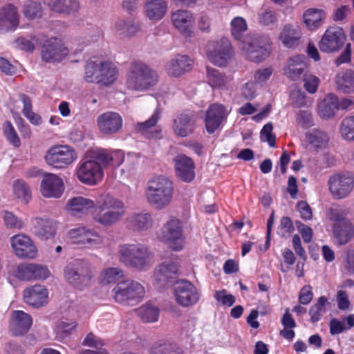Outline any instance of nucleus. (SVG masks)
Returning <instances> with one entry per match:
<instances>
[{"label": "nucleus", "mask_w": 354, "mask_h": 354, "mask_svg": "<svg viewBox=\"0 0 354 354\" xmlns=\"http://www.w3.org/2000/svg\"><path fill=\"white\" fill-rule=\"evenodd\" d=\"M50 274L48 268L42 265L32 263V280H44Z\"/></svg>", "instance_id": "338daca9"}, {"label": "nucleus", "mask_w": 354, "mask_h": 354, "mask_svg": "<svg viewBox=\"0 0 354 354\" xmlns=\"http://www.w3.org/2000/svg\"><path fill=\"white\" fill-rule=\"evenodd\" d=\"M64 191L62 179L53 174L44 176L40 185V192L45 198H59Z\"/></svg>", "instance_id": "4be33fe9"}, {"label": "nucleus", "mask_w": 354, "mask_h": 354, "mask_svg": "<svg viewBox=\"0 0 354 354\" xmlns=\"http://www.w3.org/2000/svg\"><path fill=\"white\" fill-rule=\"evenodd\" d=\"M192 60L187 55H178L167 65V71L172 77H179L192 68Z\"/></svg>", "instance_id": "7c9ffc66"}, {"label": "nucleus", "mask_w": 354, "mask_h": 354, "mask_svg": "<svg viewBox=\"0 0 354 354\" xmlns=\"http://www.w3.org/2000/svg\"><path fill=\"white\" fill-rule=\"evenodd\" d=\"M68 53V50L57 38L47 40L41 48V57L47 62H60Z\"/></svg>", "instance_id": "412c9836"}, {"label": "nucleus", "mask_w": 354, "mask_h": 354, "mask_svg": "<svg viewBox=\"0 0 354 354\" xmlns=\"http://www.w3.org/2000/svg\"><path fill=\"white\" fill-rule=\"evenodd\" d=\"M227 111L222 104H212L206 111L205 124L207 131L213 133L227 118Z\"/></svg>", "instance_id": "5701e85b"}, {"label": "nucleus", "mask_w": 354, "mask_h": 354, "mask_svg": "<svg viewBox=\"0 0 354 354\" xmlns=\"http://www.w3.org/2000/svg\"><path fill=\"white\" fill-rule=\"evenodd\" d=\"M347 212L339 206L330 207L326 212L327 218L335 223H342L343 221H349L346 218Z\"/></svg>", "instance_id": "4d7b16f0"}, {"label": "nucleus", "mask_w": 354, "mask_h": 354, "mask_svg": "<svg viewBox=\"0 0 354 354\" xmlns=\"http://www.w3.org/2000/svg\"><path fill=\"white\" fill-rule=\"evenodd\" d=\"M115 301L120 304L138 302L144 297L145 290L138 281L126 280L119 282L113 289Z\"/></svg>", "instance_id": "423d86ee"}, {"label": "nucleus", "mask_w": 354, "mask_h": 354, "mask_svg": "<svg viewBox=\"0 0 354 354\" xmlns=\"http://www.w3.org/2000/svg\"><path fill=\"white\" fill-rule=\"evenodd\" d=\"M162 240L172 250L180 251L184 246V238L180 221L171 218L162 228Z\"/></svg>", "instance_id": "9d476101"}, {"label": "nucleus", "mask_w": 354, "mask_h": 354, "mask_svg": "<svg viewBox=\"0 0 354 354\" xmlns=\"http://www.w3.org/2000/svg\"><path fill=\"white\" fill-rule=\"evenodd\" d=\"M94 161L104 167L111 166L119 167L123 162V156L120 151H111L105 149H97L94 154Z\"/></svg>", "instance_id": "c756f323"}, {"label": "nucleus", "mask_w": 354, "mask_h": 354, "mask_svg": "<svg viewBox=\"0 0 354 354\" xmlns=\"http://www.w3.org/2000/svg\"><path fill=\"white\" fill-rule=\"evenodd\" d=\"M231 33L234 38L236 40L241 41L243 43V35L248 30L247 23L245 19L241 17H234L230 24Z\"/></svg>", "instance_id": "3c124183"}, {"label": "nucleus", "mask_w": 354, "mask_h": 354, "mask_svg": "<svg viewBox=\"0 0 354 354\" xmlns=\"http://www.w3.org/2000/svg\"><path fill=\"white\" fill-rule=\"evenodd\" d=\"M273 126L271 122L266 124L260 132L261 142H268L270 147L276 146V136L272 133Z\"/></svg>", "instance_id": "6e6d98bb"}, {"label": "nucleus", "mask_w": 354, "mask_h": 354, "mask_svg": "<svg viewBox=\"0 0 354 354\" xmlns=\"http://www.w3.org/2000/svg\"><path fill=\"white\" fill-rule=\"evenodd\" d=\"M214 298L216 301L221 303L223 306H232L235 303V297L230 294L226 295V290H218L214 293Z\"/></svg>", "instance_id": "69168bd1"}, {"label": "nucleus", "mask_w": 354, "mask_h": 354, "mask_svg": "<svg viewBox=\"0 0 354 354\" xmlns=\"http://www.w3.org/2000/svg\"><path fill=\"white\" fill-rule=\"evenodd\" d=\"M64 277L70 284L82 289L90 284L93 273L87 263L82 261H77L65 267Z\"/></svg>", "instance_id": "0eeeda50"}, {"label": "nucleus", "mask_w": 354, "mask_h": 354, "mask_svg": "<svg viewBox=\"0 0 354 354\" xmlns=\"http://www.w3.org/2000/svg\"><path fill=\"white\" fill-rule=\"evenodd\" d=\"M146 14L151 20H160L165 15L167 5L165 0H147Z\"/></svg>", "instance_id": "58836bf2"}, {"label": "nucleus", "mask_w": 354, "mask_h": 354, "mask_svg": "<svg viewBox=\"0 0 354 354\" xmlns=\"http://www.w3.org/2000/svg\"><path fill=\"white\" fill-rule=\"evenodd\" d=\"M296 120L301 126L310 127L313 124L312 113L308 110H300L297 114Z\"/></svg>", "instance_id": "774afa93"}, {"label": "nucleus", "mask_w": 354, "mask_h": 354, "mask_svg": "<svg viewBox=\"0 0 354 354\" xmlns=\"http://www.w3.org/2000/svg\"><path fill=\"white\" fill-rule=\"evenodd\" d=\"M149 354H183V351L174 344L156 342L151 346Z\"/></svg>", "instance_id": "de8ad7c7"}, {"label": "nucleus", "mask_w": 354, "mask_h": 354, "mask_svg": "<svg viewBox=\"0 0 354 354\" xmlns=\"http://www.w3.org/2000/svg\"><path fill=\"white\" fill-rule=\"evenodd\" d=\"M3 214L4 223L9 229H21L24 227V222L12 212L5 211Z\"/></svg>", "instance_id": "052dcab7"}, {"label": "nucleus", "mask_w": 354, "mask_h": 354, "mask_svg": "<svg viewBox=\"0 0 354 354\" xmlns=\"http://www.w3.org/2000/svg\"><path fill=\"white\" fill-rule=\"evenodd\" d=\"M306 67V57L297 55L290 58L285 68V75L292 81H296L304 74Z\"/></svg>", "instance_id": "2f4dec72"}, {"label": "nucleus", "mask_w": 354, "mask_h": 354, "mask_svg": "<svg viewBox=\"0 0 354 354\" xmlns=\"http://www.w3.org/2000/svg\"><path fill=\"white\" fill-rule=\"evenodd\" d=\"M101 62L88 59L85 66L84 79L88 83H100Z\"/></svg>", "instance_id": "49530a36"}, {"label": "nucleus", "mask_w": 354, "mask_h": 354, "mask_svg": "<svg viewBox=\"0 0 354 354\" xmlns=\"http://www.w3.org/2000/svg\"><path fill=\"white\" fill-rule=\"evenodd\" d=\"M174 194L173 183L164 176H158L148 181L145 196L149 204L161 209L171 202Z\"/></svg>", "instance_id": "7ed1b4c3"}, {"label": "nucleus", "mask_w": 354, "mask_h": 354, "mask_svg": "<svg viewBox=\"0 0 354 354\" xmlns=\"http://www.w3.org/2000/svg\"><path fill=\"white\" fill-rule=\"evenodd\" d=\"M47 5L50 10L65 15L73 14L80 8L77 0H47Z\"/></svg>", "instance_id": "72a5a7b5"}, {"label": "nucleus", "mask_w": 354, "mask_h": 354, "mask_svg": "<svg viewBox=\"0 0 354 354\" xmlns=\"http://www.w3.org/2000/svg\"><path fill=\"white\" fill-rule=\"evenodd\" d=\"M13 314V319L10 324L12 333L15 336L26 334L32 324L31 316L22 310L15 311Z\"/></svg>", "instance_id": "c85d7f7f"}, {"label": "nucleus", "mask_w": 354, "mask_h": 354, "mask_svg": "<svg viewBox=\"0 0 354 354\" xmlns=\"http://www.w3.org/2000/svg\"><path fill=\"white\" fill-rule=\"evenodd\" d=\"M339 132L348 141H354V116L346 117L341 122Z\"/></svg>", "instance_id": "864d4df0"}, {"label": "nucleus", "mask_w": 354, "mask_h": 354, "mask_svg": "<svg viewBox=\"0 0 354 354\" xmlns=\"http://www.w3.org/2000/svg\"><path fill=\"white\" fill-rule=\"evenodd\" d=\"M15 276L20 280H32V263H21L17 266Z\"/></svg>", "instance_id": "bf43d9fd"}, {"label": "nucleus", "mask_w": 354, "mask_h": 354, "mask_svg": "<svg viewBox=\"0 0 354 354\" xmlns=\"http://www.w3.org/2000/svg\"><path fill=\"white\" fill-rule=\"evenodd\" d=\"M127 223L133 231H146L152 227L153 219L150 214L142 212L130 216Z\"/></svg>", "instance_id": "e433bc0d"}, {"label": "nucleus", "mask_w": 354, "mask_h": 354, "mask_svg": "<svg viewBox=\"0 0 354 354\" xmlns=\"http://www.w3.org/2000/svg\"><path fill=\"white\" fill-rule=\"evenodd\" d=\"M35 233L41 239L53 237L56 233L55 224L49 219L35 218L32 220Z\"/></svg>", "instance_id": "f704fd0d"}, {"label": "nucleus", "mask_w": 354, "mask_h": 354, "mask_svg": "<svg viewBox=\"0 0 354 354\" xmlns=\"http://www.w3.org/2000/svg\"><path fill=\"white\" fill-rule=\"evenodd\" d=\"M77 158L75 149L67 145H56L51 147L45 155L46 162L56 169H64Z\"/></svg>", "instance_id": "39448f33"}, {"label": "nucleus", "mask_w": 354, "mask_h": 354, "mask_svg": "<svg viewBox=\"0 0 354 354\" xmlns=\"http://www.w3.org/2000/svg\"><path fill=\"white\" fill-rule=\"evenodd\" d=\"M77 176L80 182L94 185L102 180L104 172L102 166L97 162L88 160L80 163Z\"/></svg>", "instance_id": "ddd939ff"}, {"label": "nucleus", "mask_w": 354, "mask_h": 354, "mask_svg": "<svg viewBox=\"0 0 354 354\" xmlns=\"http://www.w3.org/2000/svg\"><path fill=\"white\" fill-rule=\"evenodd\" d=\"M328 303V299L324 296L318 298L316 304L313 305L309 310L310 320L316 323L321 319L322 316L326 313L325 306Z\"/></svg>", "instance_id": "603ef678"}, {"label": "nucleus", "mask_w": 354, "mask_h": 354, "mask_svg": "<svg viewBox=\"0 0 354 354\" xmlns=\"http://www.w3.org/2000/svg\"><path fill=\"white\" fill-rule=\"evenodd\" d=\"M306 138L308 142L315 148L325 147L329 140L325 132L316 129L306 133Z\"/></svg>", "instance_id": "09e8293b"}, {"label": "nucleus", "mask_w": 354, "mask_h": 354, "mask_svg": "<svg viewBox=\"0 0 354 354\" xmlns=\"http://www.w3.org/2000/svg\"><path fill=\"white\" fill-rule=\"evenodd\" d=\"M3 131L7 140L15 147H19L21 145L19 137L10 121L6 120L4 122Z\"/></svg>", "instance_id": "5fc2aeb1"}, {"label": "nucleus", "mask_w": 354, "mask_h": 354, "mask_svg": "<svg viewBox=\"0 0 354 354\" xmlns=\"http://www.w3.org/2000/svg\"><path fill=\"white\" fill-rule=\"evenodd\" d=\"M118 257L120 262L126 266L138 271H145L152 264L151 252L140 243L119 245Z\"/></svg>", "instance_id": "f03ea898"}, {"label": "nucleus", "mask_w": 354, "mask_h": 354, "mask_svg": "<svg viewBox=\"0 0 354 354\" xmlns=\"http://www.w3.org/2000/svg\"><path fill=\"white\" fill-rule=\"evenodd\" d=\"M180 267V260L177 255L172 254L161 263L155 270L153 277L155 285L164 287L177 277Z\"/></svg>", "instance_id": "1a4fd4ad"}, {"label": "nucleus", "mask_w": 354, "mask_h": 354, "mask_svg": "<svg viewBox=\"0 0 354 354\" xmlns=\"http://www.w3.org/2000/svg\"><path fill=\"white\" fill-rule=\"evenodd\" d=\"M174 297L178 305L183 307H189L199 301L200 293L191 282L183 280L176 284Z\"/></svg>", "instance_id": "4468645a"}, {"label": "nucleus", "mask_w": 354, "mask_h": 354, "mask_svg": "<svg viewBox=\"0 0 354 354\" xmlns=\"http://www.w3.org/2000/svg\"><path fill=\"white\" fill-rule=\"evenodd\" d=\"M176 174L183 181L189 183L195 178V164L193 160L184 155L179 154L174 159Z\"/></svg>", "instance_id": "a878e982"}, {"label": "nucleus", "mask_w": 354, "mask_h": 354, "mask_svg": "<svg viewBox=\"0 0 354 354\" xmlns=\"http://www.w3.org/2000/svg\"><path fill=\"white\" fill-rule=\"evenodd\" d=\"M346 37L344 29L339 26H330L326 29L318 43L319 50L323 53L337 52L343 46Z\"/></svg>", "instance_id": "9b49d317"}, {"label": "nucleus", "mask_w": 354, "mask_h": 354, "mask_svg": "<svg viewBox=\"0 0 354 354\" xmlns=\"http://www.w3.org/2000/svg\"><path fill=\"white\" fill-rule=\"evenodd\" d=\"M243 48L246 50L247 56L250 60L254 62H261L270 54V39L267 37L262 36L249 44L247 48L243 46Z\"/></svg>", "instance_id": "aec40b11"}, {"label": "nucleus", "mask_w": 354, "mask_h": 354, "mask_svg": "<svg viewBox=\"0 0 354 354\" xmlns=\"http://www.w3.org/2000/svg\"><path fill=\"white\" fill-rule=\"evenodd\" d=\"M336 83L339 91L344 93H354V70H346L336 77Z\"/></svg>", "instance_id": "a19ab883"}, {"label": "nucleus", "mask_w": 354, "mask_h": 354, "mask_svg": "<svg viewBox=\"0 0 354 354\" xmlns=\"http://www.w3.org/2000/svg\"><path fill=\"white\" fill-rule=\"evenodd\" d=\"M196 118L194 111L185 110L176 114L173 120L172 129L176 136L185 138L194 133Z\"/></svg>", "instance_id": "2eb2a0df"}, {"label": "nucleus", "mask_w": 354, "mask_h": 354, "mask_svg": "<svg viewBox=\"0 0 354 354\" xmlns=\"http://www.w3.org/2000/svg\"><path fill=\"white\" fill-rule=\"evenodd\" d=\"M23 13L28 20L39 19L42 17L43 9L39 0H28L23 7Z\"/></svg>", "instance_id": "c03bdc74"}, {"label": "nucleus", "mask_w": 354, "mask_h": 354, "mask_svg": "<svg viewBox=\"0 0 354 354\" xmlns=\"http://www.w3.org/2000/svg\"><path fill=\"white\" fill-rule=\"evenodd\" d=\"M23 296L26 304L39 308L48 303V291L44 286L37 284L26 288Z\"/></svg>", "instance_id": "393cba45"}, {"label": "nucleus", "mask_w": 354, "mask_h": 354, "mask_svg": "<svg viewBox=\"0 0 354 354\" xmlns=\"http://www.w3.org/2000/svg\"><path fill=\"white\" fill-rule=\"evenodd\" d=\"M122 271L118 268H109L102 272V281L110 283L122 276Z\"/></svg>", "instance_id": "e2e57ef3"}, {"label": "nucleus", "mask_w": 354, "mask_h": 354, "mask_svg": "<svg viewBox=\"0 0 354 354\" xmlns=\"http://www.w3.org/2000/svg\"><path fill=\"white\" fill-rule=\"evenodd\" d=\"M123 120L117 112L106 111L97 118V126L103 136H112L122 128Z\"/></svg>", "instance_id": "f3484780"}, {"label": "nucleus", "mask_w": 354, "mask_h": 354, "mask_svg": "<svg viewBox=\"0 0 354 354\" xmlns=\"http://www.w3.org/2000/svg\"><path fill=\"white\" fill-rule=\"evenodd\" d=\"M103 37L102 30L98 27H91L85 32L82 43L85 45H88L91 42L97 41L100 38Z\"/></svg>", "instance_id": "0e129e2a"}, {"label": "nucleus", "mask_w": 354, "mask_h": 354, "mask_svg": "<svg viewBox=\"0 0 354 354\" xmlns=\"http://www.w3.org/2000/svg\"><path fill=\"white\" fill-rule=\"evenodd\" d=\"M354 186V178L348 175L336 174L328 179L329 190L334 198H344L352 191Z\"/></svg>", "instance_id": "a211bd4d"}, {"label": "nucleus", "mask_w": 354, "mask_h": 354, "mask_svg": "<svg viewBox=\"0 0 354 354\" xmlns=\"http://www.w3.org/2000/svg\"><path fill=\"white\" fill-rule=\"evenodd\" d=\"M19 23V15L15 6L8 4L0 10V31H13L18 27Z\"/></svg>", "instance_id": "bb28decb"}, {"label": "nucleus", "mask_w": 354, "mask_h": 354, "mask_svg": "<svg viewBox=\"0 0 354 354\" xmlns=\"http://www.w3.org/2000/svg\"><path fill=\"white\" fill-rule=\"evenodd\" d=\"M96 203L93 200L82 196L71 198L67 203V208L71 214L76 217L88 214L90 209L95 208Z\"/></svg>", "instance_id": "cd10ccee"}, {"label": "nucleus", "mask_w": 354, "mask_h": 354, "mask_svg": "<svg viewBox=\"0 0 354 354\" xmlns=\"http://www.w3.org/2000/svg\"><path fill=\"white\" fill-rule=\"evenodd\" d=\"M68 237L73 243L86 248H98L103 243V237L95 230L87 227H79L68 231Z\"/></svg>", "instance_id": "f8f14e48"}, {"label": "nucleus", "mask_w": 354, "mask_h": 354, "mask_svg": "<svg viewBox=\"0 0 354 354\" xmlns=\"http://www.w3.org/2000/svg\"><path fill=\"white\" fill-rule=\"evenodd\" d=\"M338 98L334 94L330 93L326 96L319 104V113L323 118H330L335 115L338 110Z\"/></svg>", "instance_id": "ea45409f"}, {"label": "nucleus", "mask_w": 354, "mask_h": 354, "mask_svg": "<svg viewBox=\"0 0 354 354\" xmlns=\"http://www.w3.org/2000/svg\"><path fill=\"white\" fill-rule=\"evenodd\" d=\"M207 82L212 88H220L226 85L227 77L219 70L206 67Z\"/></svg>", "instance_id": "37998d69"}, {"label": "nucleus", "mask_w": 354, "mask_h": 354, "mask_svg": "<svg viewBox=\"0 0 354 354\" xmlns=\"http://www.w3.org/2000/svg\"><path fill=\"white\" fill-rule=\"evenodd\" d=\"M174 27L186 37H192L195 22L193 14L185 10H178L171 17Z\"/></svg>", "instance_id": "b1692460"}, {"label": "nucleus", "mask_w": 354, "mask_h": 354, "mask_svg": "<svg viewBox=\"0 0 354 354\" xmlns=\"http://www.w3.org/2000/svg\"><path fill=\"white\" fill-rule=\"evenodd\" d=\"M123 202L109 194L101 195L93 212L95 222L109 226L118 222L124 214Z\"/></svg>", "instance_id": "f257e3e1"}, {"label": "nucleus", "mask_w": 354, "mask_h": 354, "mask_svg": "<svg viewBox=\"0 0 354 354\" xmlns=\"http://www.w3.org/2000/svg\"><path fill=\"white\" fill-rule=\"evenodd\" d=\"M342 265L344 271L348 274H354V248L348 249L343 254Z\"/></svg>", "instance_id": "13d9d810"}, {"label": "nucleus", "mask_w": 354, "mask_h": 354, "mask_svg": "<svg viewBox=\"0 0 354 354\" xmlns=\"http://www.w3.org/2000/svg\"><path fill=\"white\" fill-rule=\"evenodd\" d=\"M301 37V30L298 26L286 25L279 36L283 45L291 48L298 46Z\"/></svg>", "instance_id": "473e14b6"}, {"label": "nucleus", "mask_w": 354, "mask_h": 354, "mask_svg": "<svg viewBox=\"0 0 354 354\" xmlns=\"http://www.w3.org/2000/svg\"><path fill=\"white\" fill-rule=\"evenodd\" d=\"M11 246L16 256L22 259H34L37 254V247L30 238L19 234L10 238Z\"/></svg>", "instance_id": "6ab92c4d"}, {"label": "nucleus", "mask_w": 354, "mask_h": 354, "mask_svg": "<svg viewBox=\"0 0 354 354\" xmlns=\"http://www.w3.org/2000/svg\"><path fill=\"white\" fill-rule=\"evenodd\" d=\"M12 190L14 195L26 203H28L32 198V192L30 186L22 179H17L14 181Z\"/></svg>", "instance_id": "a18cd8bd"}, {"label": "nucleus", "mask_w": 354, "mask_h": 354, "mask_svg": "<svg viewBox=\"0 0 354 354\" xmlns=\"http://www.w3.org/2000/svg\"><path fill=\"white\" fill-rule=\"evenodd\" d=\"M325 17L326 14L324 11L317 8H309L303 15L305 24L311 30H316L320 27Z\"/></svg>", "instance_id": "4c0bfd02"}, {"label": "nucleus", "mask_w": 354, "mask_h": 354, "mask_svg": "<svg viewBox=\"0 0 354 354\" xmlns=\"http://www.w3.org/2000/svg\"><path fill=\"white\" fill-rule=\"evenodd\" d=\"M206 54L210 62L217 66H225L233 55L230 40L222 38L209 41L206 46Z\"/></svg>", "instance_id": "6e6552de"}, {"label": "nucleus", "mask_w": 354, "mask_h": 354, "mask_svg": "<svg viewBox=\"0 0 354 354\" xmlns=\"http://www.w3.org/2000/svg\"><path fill=\"white\" fill-rule=\"evenodd\" d=\"M304 86L310 93H315L319 84L317 77L310 73H305L303 76Z\"/></svg>", "instance_id": "680f3d73"}, {"label": "nucleus", "mask_w": 354, "mask_h": 354, "mask_svg": "<svg viewBox=\"0 0 354 354\" xmlns=\"http://www.w3.org/2000/svg\"><path fill=\"white\" fill-rule=\"evenodd\" d=\"M160 118V109L156 108L147 120L137 122L134 124L135 131L149 140L160 139L162 138V129L157 125Z\"/></svg>", "instance_id": "dca6fc26"}, {"label": "nucleus", "mask_w": 354, "mask_h": 354, "mask_svg": "<svg viewBox=\"0 0 354 354\" xmlns=\"http://www.w3.org/2000/svg\"><path fill=\"white\" fill-rule=\"evenodd\" d=\"M100 84L110 85L117 78L118 70L114 64L109 61L101 62Z\"/></svg>", "instance_id": "79ce46f5"}, {"label": "nucleus", "mask_w": 354, "mask_h": 354, "mask_svg": "<svg viewBox=\"0 0 354 354\" xmlns=\"http://www.w3.org/2000/svg\"><path fill=\"white\" fill-rule=\"evenodd\" d=\"M137 313L144 322H155L158 320L160 310L150 304H145L137 309Z\"/></svg>", "instance_id": "8fccbe9b"}, {"label": "nucleus", "mask_w": 354, "mask_h": 354, "mask_svg": "<svg viewBox=\"0 0 354 354\" xmlns=\"http://www.w3.org/2000/svg\"><path fill=\"white\" fill-rule=\"evenodd\" d=\"M158 75L145 62L134 60L131 62L127 76V84L132 90L144 91L155 86Z\"/></svg>", "instance_id": "20e7f679"}, {"label": "nucleus", "mask_w": 354, "mask_h": 354, "mask_svg": "<svg viewBox=\"0 0 354 354\" xmlns=\"http://www.w3.org/2000/svg\"><path fill=\"white\" fill-rule=\"evenodd\" d=\"M333 235L339 245L346 244L354 235V227L350 221L334 223Z\"/></svg>", "instance_id": "c9c22d12"}]
</instances>
